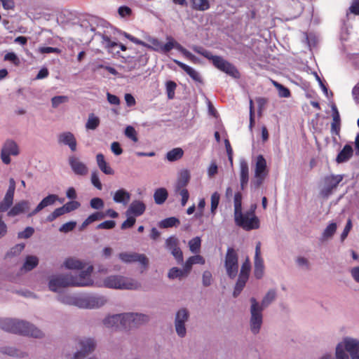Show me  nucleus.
<instances>
[{
    "label": "nucleus",
    "instance_id": "obj_13",
    "mask_svg": "<svg viewBox=\"0 0 359 359\" xmlns=\"http://www.w3.org/2000/svg\"><path fill=\"white\" fill-rule=\"evenodd\" d=\"M343 179L344 175H330L325 176L322 180L320 194L324 198L329 197Z\"/></svg>",
    "mask_w": 359,
    "mask_h": 359
},
{
    "label": "nucleus",
    "instance_id": "obj_21",
    "mask_svg": "<svg viewBox=\"0 0 359 359\" xmlns=\"http://www.w3.org/2000/svg\"><path fill=\"white\" fill-rule=\"evenodd\" d=\"M58 199V196L55 194L48 195L43 198L36 207L27 215V217H32L45 208L54 205Z\"/></svg>",
    "mask_w": 359,
    "mask_h": 359
},
{
    "label": "nucleus",
    "instance_id": "obj_38",
    "mask_svg": "<svg viewBox=\"0 0 359 359\" xmlns=\"http://www.w3.org/2000/svg\"><path fill=\"white\" fill-rule=\"evenodd\" d=\"M337 226L334 222L330 223L323 231L321 240L323 241L330 239L336 232Z\"/></svg>",
    "mask_w": 359,
    "mask_h": 359
},
{
    "label": "nucleus",
    "instance_id": "obj_25",
    "mask_svg": "<svg viewBox=\"0 0 359 359\" xmlns=\"http://www.w3.org/2000/svg\"><path fill=\"white\" fill-rule=\"evenodd\" d=\"M332 122L331 123L332 135H339L341 128V118L339 111L334 104L331 105Z\"/></svg>",
    "mask_w": 359,
    "mask_h": 359
},
{
    "label": "nucleus",
    "instance_id": "obj_35",
    "mask_svg": "<svg viewBox=\"0 0 359 359\" xmlns=\"http://www.w3.org/2000/svg\"><path fill=\"white\" fill-rule=\"evenodd\" d=\"M276 291L274 289L269 290L266 294L264 296L259 306L262 307V310L268 307L276 298Z\"/></svg>",
    "mask_w": 359,
    "mask_h": 359
},
{
    "label": "nucleus",
    "instance_id": "obj_48",
    "mask_svg": "<svg viewBox=\"0 0 359 359\" xmlns=\"http://www.w3.org/2000/svg\"><path fill=\"white\" fill-rule=\"evenodd\" d=\"M248 279V278H247V277L238 276V280L235 285V288H234V291H233L234 297H237L241 293V292L243 289Z\"/></svg>",
    "mask_w": 359,
    "mask_h": 359
},
{
    "label": "nucleus",
    "instance_id": "obj_49",
    "mask_svg": "<svg viewBox=\"0 0 359 359\" xmlns=\"http://www.w3.org/2000/svg\"><path fill=\"white\" fill-rule=\"evenodd\" d=\"M174 48L177 50L179 52L183 54L184 56H185L189 60L196 62L197 59L196 56H194L191 53L188 51L187 49H185L182 46H181L179 43H177L176 41L174 43Z\"/></svg>",
    "mask_w": 359,
    "mask_h": 359
},
{
    "label": "nucleus",
    "instance_id": "obj_33",
    "mask_svg": "<svg viewBox=\"0 0 359 359\" xmlns=\"http://www.w3.org/2000/svg\"><path fill=\"white\" fill-rule=\"evenodd\" d=\"M174 62L180 67H181L193 80L196 81H200L201 77L199 74L192 67H189V65H187L186 64L175 60Z\"/></svg>",
    "mask_w": 359,
    "mask_h": 359
},
{
    "label": "nucleus",
    "instance_id": "obj_44",
    "mask_svg": "<svg viewBox=\"0 0 359 359\" xmlns=\"http://www.w3.org/2000/svg\"><path fill=\"white\" fill-rule=\"evenodd\" d=\"M266 176L253 175V177L250 182V189L252 191H255L264 183Z\"/></svg>",
    "mask_w": 359,
    "mask_h": 359
},
{
    "label": "nucleus",
    "instance_id": "obj_46",
    "mask_svg": "<svg viewBox=\"0 0 359 359\" xmlns=\"http://www.w3.org/2000/svg\"><path fill=\"white\" fill-rule=\"evenodd\" d=\"M189 248L192 253L196 254L200 252L201 245V239L200 237L196 236L189 241Z\"/></svg>",
    "mask_w": 359,
    "mask_h": 359
},
{
    "label": "nucleus",
    "instance_id": "obj_7",
    "mask_svg": "<svg viewBox=\"0 0 359 359\" xmlns=\"http://www.w3.org/2000/svg\"><path fill=\"white\" fill-rule=\"evenodd\" d=\"M250 330L253 334L259 333L263 324V313L259 302L255 297L250 299Z\"/></svg>",
    "mask_w": 359,
    "mask_h": 359
},
{
    "label": "nucleus",
    "instance_id": "obj_63",
    "mask_svg": "<svg viewBox=\"0 0 359 359\" xmlns=\"http://www.w3.org/2000/svg\"><path fill=\"white\" fill-rule=\"evenodd\" d=\"M212 281V276L210 271H205L202 276L203 285L205 287L211 285Z\"/></svg>",
    "mask_w": 359,
    "mask_h": 359
},
{
    "label": "nucleus",
    "instance_id": "obj_5",
    "mask_svg": "<svg viewBox=\"0 0 359 359\" xmlns=\"http://www.w3.org/2000/svg\"><path fill=\"white\" fill-rule=\"evenodd\" d=\"M74 346L77 348V351L74 353L72 359H83L94 352L97 341L93 337H80L74 339Z\"/></svg>",
    "mask_w": 359,
    "mask_h": 359
},
{
    "label": "nucleus",
    "instance_id": "obj_23",
    "mask_svg": "<svg viewBox=\"0 0 359 359\" xmlns=\"http://www.w3.org/2000/svg\"><path fill=\"white\" fill-rule=\"evenodd\" d=\"M239 177L241 190H244L249 182V165L248 162L242 158L239 162Z\"/></svg>",
    "mask_w": 359,
    "mask_h": 359
},
{
    "label": "nucleus",
    "instance_id": "obj_40",
    "mask_svg": "<svg viewBox=\"0 0 359 359\" xmlns=\"http://www.w3.org/2000/svg\"><path fill=\"white\" fill-rule=\"evenodd\" d=\"M100 123L99 117L94 114H90L86 123V128L87 130H94L99 126Z\"/></svg>",
    "mask_w": 359,
    "mask_h": 359
},
{
    "label": "nucleus",
    "instance_id": "obj_47",
    "mask_svg": "<svg viewBox=\"0 0 359 359\" xmlns=\"http://www.w3.org/2000/svg\"><path fill=\"white\" fill-rule=\"evenodd\" d=\"M180 224V220L175 217H168L161 220L159 226L161 228H170Z\"/></svg>",
    "mask_w": 359,
    "mask_h": 359
},
{
    "label": "nucleus",
    "instance_id": "obj_4",
    "mask_svg": "<svg viewBox=\"0 0 359 359\" xmlns=\"http://www.w3.org/2000/svg\"><path fill=\"white\" fill-rule=\"evenodd\" d=\"M102 283L97 286L115 290H138L142 287L138 280L117 274L107 276Z\"/></svg>",
    "mask_w": 359,
    "mask_h": 359
},
{
    "label": "nucleus",
    "instance_id": "obj_27",
    "mask_svg": "<svg viewBox=\"0 0 359 359\" xmlns=\"http://www.w3.org/2000/svg\"><path fill=\"white\" fill-rule=\"evenodd\" d=\"M103 325L107 329H121L120 321V313L108 315L102 320Z\"/></svg>",
    "mask_w": 359,
    "mask_h": 359
},
{
    "label": "nucleus",
    "instance_id": "obj_19",
    "mask_svg": "<svg viewBox=\"0 0 359 359\" xmlns=\"http://www.w3.org/2000/svg\"><path fill=\"white\" fill-rule=\"evenodd\" d=\"M165 246L178 263L183 262V254L179 247V241L177 238L174 236L168 238L165 241Z\"/></svg>",
    "mask_w": 359,
    "mask_h": 359
},
{
    "label": "nucleus",
    "instance_id": "obj_17",
    "mask_svg": "<svg viewBox=\"0 0 359 359\" xmlns=\"http://www.w3.org/2000/svg\"><path fill=\"white\" fill-rule=\"evenodd\" d=\"M261 245L259 241L256 243L254 258V275L257 279L262 278L264 273V261L261 257Z\"/></svg>",
    "mask_w": 359,
    "mask_h": 359
},
{
    "label": "nucleus",
    "instance_id": "obj_52",
    "mask_svg": "<svg viewBox=\"0 0 359 359\" xmlns=\"http://www.w3.org/2000/svg\"><path fill=\"white\" fill-rule=\"evenodd\" d=\"M273 86L277 88L278 90V95L281 97H288L290 95V90L286 87L283 86L280 83H278L277 81H272Z\"/></svg>",
    "mask_w": 359,
    "mask_h": 359
},
{
    "label": "nucleus",
    "instance_id": "obj_28",
    "mask_svg": "<svg viewBox=\"0 0 359 359\" xmlns=\"http://www.w3.org/2000/svg\"><path fill=\"white\" fill-rule=\"evenodd\" d=\"M113 200L116 203L126 205L130 200V194L124 189H118L114 194Z\"/></svg>",
    "mask_w": 359,
    "mask_h": 359
},
{
    "label": "nucleus",
    "instance_id": "obj_51",
    "mask_svg": "<svg viewBox=\"0 0 359 359\" xmlns=\"http://www.w3.org/2000/svg\"><path fill=\"white\" fill-rule=\"evenodd\" d=\"M167 43L165 44L161 43V47L158 52L166 53L174 48V43L175 40L172 37H167Z\"/></svg>",
    "mask_w": 359,
    "mask_h": 359
},
{
    "label": "nucleus",
    "instance_id": "obj_8",
    "mask_svg": "<svg viewBox=\"0 0 359 359\" xmlns=\"http://www.w3.org/2000/svg\"><path fill=\"white\" fill-rule=\"evenodd\" d=\"M203 56L211 60L214 66L220 71L234 78L239 76V73L236 68L222 57L212 55V53L207 50H205Z\"/></svg>",
    "mask_w": 359,
    "mask_h": 359
},
{
    "label": "nucleus",
    "instance_id": "obj_58",
    "mask_svg": "<svg viewBox=\"0 0 359 359\" xmlns=\"http://www.w3.org/2000/svg\"><path fill=\"white\" fill-rule=\"evenodd\" d=\"M251 265L250 262L248 258L246 259V260L243 263L239 276H245L248 278L249 273L250 271Z\"/></svg>",
    "mask_w": 359,
    "mask_h": 359
},
{
    "label": "nucleus",
    "instance_id": "obj_57",
    "mask_svg": "<svg viewBox=\"0 0 359 359\" xmlns=\"http://www.w3.org/2000/svg\"><path fill=\"white\" fill-rule=\"evenodd\" d=\"M220 195L218 192H214L211 196V212L215 214L219 203Z\"/></svg>",
    "mask_w": 359,
    "mask_h": 359
},
{
    "label": "nucleus",
    "instance_id": "obj_10",
    "mask_svg": "<svg viewBox=\"0 0 359 359\" xmlns=\"http://www.w3.org/2000/svg\"><path fill=\"white\" fill-rule=\"evenodd\" d=\"M224 268L229 278H235L238 272V255L233 248H228L224 257Z\"/></svg>",
    "mask_w": 359,
    "mask_h": 359
},
{
    "label": "nucleus",
    "instance_id": "obj_36",
    "mask_svg": "<svg viewBox=\"0 0 359 359\" xmlns=\"http://www.w3.org/2000/svg\"><path fill=\"white\" fill-rule=\"evenodd\" d=\"M168 196V191L165 188H158L155 190L154 199L157 205H162L167 200Z\"/></svg>",
    "mask_w": 359,
    "mask_h": 359
},
{
    "label": "nucleus",
    "instance_id": "obj_55",
    "mask_svg": "<svg viewBox=\"0 0 359 359\" xmlns=\"http://www.w3.org/2000/svg\"><path fill=\"white\" fill-rule=\"evenodd\" d=\"M69 101V97L65 95L55 96L51 99V104L53 108L58 107L60 104Z\"/></svg>",
    "mask_w": 359,
    "mask_h": 359
},
{
    "label": "nucleus",
    "instance_id": "obj_2",
    "mask_svg": "<svg viewBox=\"0 0 359 359\" xmlns=\"http://www.w3.org/2000/svg\"><path fill=\"white\" fill-rule=\"evenodd\" d=\"M0 328L8 332L34 338H41L43 336V332L33 324L15 318H0Z\"/></svg>",
    "mask_w": 359,
    "mask_h": 359
},
{
    "label": "nucleus",
    "instance_id": "obj_61",
    "mask_svg": "<svg viewBox=\"0 0 359 359\" xmlns=\"http://www.w3.org/2000/svg\"><path fill=\"white\" fill-rule=\"evenodd\" d=\"M90 205L93 209L100 210L103 208L104 203L100 198H93L90 200Z\"/></svg>",
    "mask_w": 359,
    "mask_h": 359
},
{
    "label": "nucleus",
    "instance_id": "obj_26",
    "mask_svg": "<svg viewBox=\"0 0 359 359\" xmlns=\"http://www.w3.org/2000/svg\"><path fill=\"white\" fill-rule=\"evenodd\" d=\"M146 210V206L142 201H134L129 205L126 212V215H132L133 217H139L142 215Z\"/></svg>",
    "mask_w": 359,
    "mask_h": 359
},
{
    "label": "nucleus",
    "instance_id": "obj_43",
    "mask_svg": "<svg viewBox=\"0 0 359 359\" xmlns=\"http://www.w3.org/2000/svg\"><path fill=\"white\" fill-rule=\"evenodd\" d=\"M193 9L200 11H204L210 8L208 0H190Z\"/></svg>",
    "mask_w": 359,
    "mask_h": 359
},
{
    "label": "nucleus",
    "instance_id": "obj_59",
    "mask_svg": "<svg viewBox=\"0 0 359 359\" xmlns=\"http://www.w3.org/2000/svg\"><path fill=\"white\" fill-rule=\"evenodd\" d=\"M81 204L79 202L76 201H72L65 203L63 207L65 210V212H70L74 210L78 209L80 207Z\"/></svg>",
    "mask_w": 359,
    "mask_h": 359
},
{
    "label": "nucleus",
    "instance_id": "obj_29",
    "mask_svg": "<svg viewBox=\"0 0 359 359\" xmlns=\"http://www.w3.org/2000/svg\"><path fill=\"white\" fill-rule=\"evenodd\" d=\"M39 258L35 255H28L25 257L21 271L28 272L34 269L39 264Z\"/></svg>",
    "mask_w": 359,
    "mask_h": 359
},
{
    "label": "nucleus",
    "instance_id": "obj_12",
    "mask_svg": "<svg viewBox=\"0 0 359 359\" xmlns=\"http://www.w3.org/2000/svg\"><path fill=\"white\" fill-rule=\"evenodd\" d=\"M79 275L73 276L71 274V280L72 287H89L94 284L91 278V273L93 271V266L91 264H86L85 268Z\"/></svg>",
    "mask_w": 359,
    "mask_h": 359
},
{
    "label": "nucleus",
    "instance_id": "obj_1",
    "mask_svg": "<svg viewBox=\"0 0 359 359\" xmlns=\"http://www.w3.org/2000/svg\"><path fill=\"white\" fill-rule=\"evenodd\" d=\"M15 191V181L13 178H11L6 193L0 202V213L8 211L7 216L9 217H14L22 214L27 215L30 212L31 203L27 200H21L13 205Z\"/></svg>",
    "mask_w": 359,
    "mask_h": 359
},
{
    "label": "nucleus",
    "instance_id": "obj_15",
    "mask_svg": "<svg viewBox=\"0 0 359 359\" xmlns=\"http://www.w3.org/2000/svg\"><path fill=\"white\" fill-rule=\"evenodd\" d=\"M20 153L18 144L12 140H7L3 144L1 150V159L4 164L8 165L11 161V156H17Z\"/></svg>",
    "mask_w": 359,
    "mask_h": 359
},
{
    "label": "nucleus",
    "instance_id": "obj_30",
    "mask_svg": "<svg viewBox=\"0 0 359 359\" xmlns=\"http://www.w3.org/2000/svg\"><path fill=\"white\" fill-rule=\"evenodd\" d=\"M190 172L187 169L180 170L175 189L185 188L190 180Z\"/></svg>",
    "mask_w": 359,
    "mask_h": 359
},
{
    "label": "nucleus",
    "instance_id": "obj_22",
    "mask_svg": "<svg viewBox=\"0 0 359 359\" xmlns=\"http://www.w3.org/2000/svg\"><path fill=\"white\" fill-rule=\"evenodd\" d=\"M79 294L80 293L63 292L58 294L57 300L63 304L79 308Z\"/></svg>",
    "mask_w": 359,
    "mask_h": 359
},
{
    "label": "nucleus",
    "instance_id": "obj_64",
    "mask_svg": "<svg viewBox=\"0 0 359 359\" xmlns=\"http://www.w3.org/2000/svg\"><path fill=\"white\" fill-rule=\"evenodd\" d=\"M34 232V229L32 227L28 226L25 229L24 231L18 233V236L19 238H29Z\"/></svg>",
    "mask_w": 359,
    "mask_h": 359
},
{
    "label": "nucleus",
    "instance_id": "obj_45",
    "mask_svg": "<svg viewBox=\"0 0 359 359\" xmlns=\"http://www.w3.org/2000/svg\"><path fill=\"white\" fill-rule=\"evenodd\" d=\"M133 323L134 327L147 323L149 319L148 316L139 313H133Z\"/></svg>",
    "mask_w": 359,
    "mask_h": 359
},
{
    "label": "nucleus",
    "instance_id": "obj_6",
    "mask_svg": "<svg viewBox=\"0 0 359 359\" xmlns=\"http://www.w3.org/2000/svg\"><path fill=\"white\" fill-rule=\"evenodd\" d=\"M107 302L105 296L97 293H80L79 308L82 309H98Z\"/></svg>",
    "mask_w": 359,
    "mask_h": 359
},
{
    "label": "nucleus",
    "instance_id": "obj_9",
    "mask_svg": "<svg viewBox=\"0 0 359 359\" xmlns=\"http://www.w3.org/2000/svg\"><path fill=\"white\" fill-rule=\"evenodd\" d=\"M234 221L237 226L245 231L257 229L259 228V219L255 214H249L243 211L234 214Z\"/></svg>",
    "mask_w": 359,
    "mask_h": 359
},
{
    "label": "nucleus",
    "instance_id": "obj_56",
    "mask_svg": "<svg viewBox=\"0 0 359 359\" xmlns=\"http://www.w3.org/2000/svg\"><path fill=\"white\" fill-rule=\"evenodd\" d=\"M25 248V244L19 243L15 245L14 247L7 252L6 257H14L20 255Z\"/></svg>",
    "mask_w": 359,
    "mask_h": 359
},
{
    "label": "nucleus",
    "instance_id": "obj_14",
    "mask_svg": "<svg viewBox=\"0 0 359 359\" xmlns=\"http://www.w3.org/2000/svg\"><path fill=\"white\" fill-rule=\"evenodd\" d=\"M72 287L71 273L55 274L48 278V288L54 292H60L65 287Z\"/></svg>",
    "mask_w": 359,
    "mask_h": 359
},
{
    "label": "nucleus",
    "instance_id": "obj_39",
    "mask_svg": "<svg viewBox=\"0 0 359 359\" xmlns=\"http://www.w3.org/2000/svg\"><path fill=\"white\" fill-rule=\"evenodd\" d=\"M183 154L184 151L180 147L174 148L166 154V159L170 162H173L180 159Z\"/></svg>",
    "mask_w": 359,
    "mask_h": 359
},
{
    "label": "nucleus",
    "instance_id": "obj_32",
    "mask_svg": "<svg viewBox=\"0 0 359 359\" xmlns=\"http://www.w3.org/2000/svg\"><path fill=\"white\" fill-rule=\"evenodd\" d=\"M96 161L99 168L106 175H113L114 170L108 165L104 159V156L102 154H98L96 156Z\"/></svg>",
    "mask_w": 359,
    "mask_h": 359
},
{
    "label": "nucleus",
    "instance_id": "obj_60",
    "mask_svg": "<svg viewBox=\"0 0 359 359\" xmlns=\"http://www.w3.org/2000/svg\"><path fill=\"white\" fill-rule=\"evenodd\" d=\"M176 83L174 81H169L166 83V91L168 94V97L169 99H172L175 96V90L176 88Z\"/></svg>",
    "mask_w": 359,
    "mask_h": 359
},
{
    "label": "nucleus",
    "instance_id": "obj_18",
    "mask_svg": "<svg viewBox=\"0 0 359 359\" xmlns=\"http://www.w3.org/2000/svg\"><path fill=\"white\" fill-rule=\"evenodd\" d=\"M69 165L76 175L85 176L88 173V168L76 156H70L68 158Z\"/></svg>",
    "mask_w": 359,
    "mask_h": 359
},
{
    "label": "nucleus",
    "instance_id": "obj_34",
    "mask_svg": "<svg viewBox=\"0 0 359 359\" xmlns=\"http://www.w3.org/2000/svg\"><path fill=\"white\" fill-rule=\"evenodd\" d=\"M133 313H120L121 329L129 330L134 327Z\"/></svg>",
    "mask_w": 359,
    "mask_h": 359
},
{
    "label": "nucleus",
    "instance_id": "obj_53",
    "mask_svg": "<svg viewBox=\"0 0 359 359\" xmlns=\"http://www.w3.org/2000/svg\"><path fill=\"white\" fill-rule=\"evenodd\" d=\"M124 135L134 142H137L138 141L137 132L134 127L131 126H128L126 128Z\"/></svg>",
    "mask_w": 359,
    "mask_h": 359
},
{
    "label": "nucleus",
    "instance_id": "obj_62",
    "mask_svg": "<svg viewBox=\"0 0 359 359\" xmlns=\"http://www.w3.org/2000/svg\"><path fill=\"white\" fill-rule=\"evenodd\" d=\"M105 217L104 212H96L89 215L86 219L89 224H91L95 221L100 220Z\"/></svg>",
    "mask_w": 359,
    "mask_h": 359
},
{
    "label": "nucleus",
    "instance_id": "obj_20",
    "mask_svg": "<svg viewBox=\"0 0 359 359\" xmlns=\"http://www.w3.org/2000/svg\"><path fill=\"white\" fill-rule=\"evenodd\" d=\"M57 142L59 144L68 146L72 151L76 150L77 142L74 135L69 131L60 133L57 135Z\"/></svg>",
    "mask_w": 359,
    "mask_h": 359
},
{
    "label": "nucleus",
    "instance_id": "obj_3",
    "mask_svg": "<svg viewBox=\"0 0 359 359\" xmlns=\"http://www.w3.org/2000/svg\"><path fill=\"white\" fill-rule=\"evenodd\" d=\"M320 359H359V339L344 337L335 346L334 358L325 354Z\"/></svg>",
    "mask_w": 359,
    "mask_h": 359
},
{
    "label": "nucleus",
    "instance_id": "obj_37",
    "mask_svg": "<svg viewBox=\"0 0 359 359\" xmlns=\"http://www.w3.org/2000/svg\"><path fill=\"white\" fill-rule=\"evenodd\" d=\"M353 154V149L350 145H345L337 157L338 163H343L348 161Z\"/></svg>",
    "mask_w": 359,
    "mask_h": 359
},
{
    "label": "nucleus",
    "instance_id": "obj_54",
    "mask_svg": "<svg viewBox=\"0 0 359 359\" xmlns=\"http://www.w3.org/2000/svg\"><path fill=\"white\" fill-rule=\"evenodd\" d=\"M175 191L178 194L182 199H181V205L182 206H185L187 204L189 198V194L188 190L186 188H180V189H175Z\"/></svg>",
    "mask_w": 359,
    "mask_h": 359
},
{
    "label": "nucleus",
    "instance_id": "obj_41",
    "mask_svg": "<svg viewBox=\"0 0 359 359\" xmlns=\"http://www.w3.org/2000/svg\"><path fill=\"white\" fill-rule=\"evenodd\" d=\"M144 39L147 41L146 42V48L158 52L161 43L158 39L151 37L149 35H146Z\"/></svg>",
    "mask_w": 359,
    "mask_h": 359
},
{
    "label": "nucleus",
    "instance_id": "obj_11",
    "mask_svg": "<svg viewBox=\"0 0 359 359\" xmlns=\"http://www.w3.org/2000/svg\"><path fill=\"white\" fill-rule=\"evenodd\" d=\"M190 317L189 311L186 308L180 309L175 313L174 327L177 335L180 338H184L187 334L186 323Z\"/></svg>",
    "mask_w": 359,
    "mask_h": 359
},
{
    "label": "nucleus",
    "instance_id": "obj_42",
    "mask_svg": "<svg viewBox=\"0 0 359 359\" xmlns=\"http://www.w3.org/2000/svg\"><path fill=\"white\" fill-rule=\"evenodd\" d=\"M187 276V274L185 273L184 269H181L177 267L171 268L168 273V277L171 280H174L176 278L182 279V278Z\"/></svg>",
    "mask_w": 359,
    "mask_h": 359
},
{
    "label": "nucleus",
    "instance_id": "obj_24",
    "mask_svg": "<svg viewBox=\"0 0 359 359\" xmlns=\"http://www.w3.org/2000/svg\"><path fill=\"white\" fill-rule=\"evenodd\" d=\"M269 170L266 161L262 155H259L255 160L253 175L267 177Z\"/></svg>",
    "mask_w": 359,
    "mask_h": 359
},
{
    "label": "nucleus",
    "instance_id": "obj_50",
    "mask_svg": "<svg viewBox=\"0 0 359 359\" xmlns=\"http://www.w3.org/2000/svg\"><path fill=\"white\" fill-rule=\"evenodd\" d=\"M242 194L240 191H238L234 195L233 198V206H234V214H238L242 211Z\"/></svg>",
    "mask_w": 359,
    "mask_h": 359
},
{
    "label": "nucleus",
    "instance_id": "obj_16",
    "mask_svg": "<svg viewBox=\"0 0 359 359\" xmlns=\"http://www.w3.org/2000/svg\"><path fill=\"white\" fill-rule=\"evenodd\" d=\"M119 259L125 264L139 262L146 269L149 264V259L146 255L132 252H123L118 255Z\"/></svg>",
    "mask_w": 359,
    "mask_h": 359
},
{
    "label": "nucleus",
    "instance_id": "obj_31",
    "mask_svg": "<svg viewBox=\"0 0 359 359\" xmlns=\"http://www.w3.org/2000/svg\"><path fill=\"white\" fill-rule=\"evenodd\" d=\"M86 264V262L72 257L66 259L63 263V265L66 269L71 270L83 269L85 268Z\"/></svg>",
    "mask_w": 359,
    "mask_h": 359
}]
</instances>
